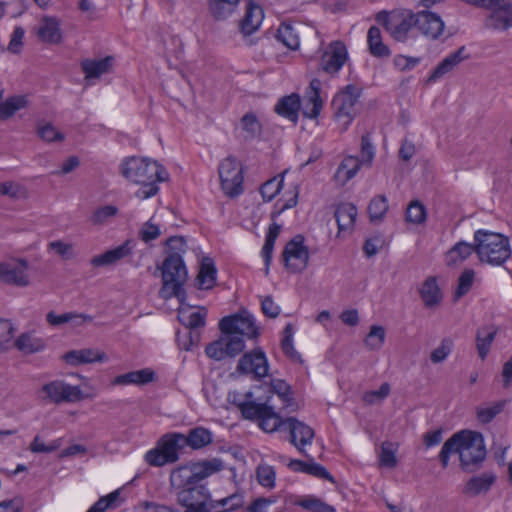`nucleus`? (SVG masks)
<instances>
[{"instance_id":"nucleus-12","label":"nucleus","mask_w":512,"mask_h":512,"mask_svg":"<svg viewBox=\"0 0 512 512\" xmlns=\"http://www.w3.org/2000/svg\"><path fill=\"white\" fill-rule=\"evenodd\" d=\"M243 337L236 334H223L219 339L209 343L205 348L206 355L215 360L221 361L225 358H234L245 349Z\"/></svg>"},{"instance_id":"nucleus-32","label":"nucleus","mask_w":512,"mask_h":512,"mask_svg":"<svg viewBox=\"0 0 512 512\" xmlns=\"http://www.w3.org/2000/svg\"><path fill=\"white\" fill-rule=\"evenodd\" d=\"M217 278V268L212 258L204 257L200 264L196 281L199 289L210 290L214 287Z\"/></svg>"},{"instance_id":"nucleus-36","label":"nucleus","mask_w":512,"mask_h":512,"mask_svg":"<svg viewBox=\"0 0 512 512\" xmlns=\"http://www.w3.org/2000/svg\"><path fill=\"white\" fill-rule=\"evenodd\" d=\"M240 0H208V9L216 21L226 20L237 9Z\"/></svg>"},{"instance_id":"nucleus-14","label":"nucleus","mask_w":512,"mask_h":512,"mask_svg":"<svg viewBox=\"0 0 512 512\" xmlns=\"http://www.w3.org/2000/svg\"><path fill=\"white\" fill-rule=\"evenodd\" d=\"M210 497L211 494L203 481L187 485L177 493V501L186 508L185 512H206L205 504H208Z\"/></svg>"},{"instance_id":"nucleus-20","label":"nucleus","mask_w":512,"mask_h":512,"mask_svg":"<svg viewBox=\"0 0 512 512\" xmlns=\"http://www.w3.org/2000/svg\"><path fill=\"white\" fill-rule=\"evenodd\" d=\"M415 27L428 39L437 40L442 35L445 24L438 14L430 11H419L415 13Z\"/></svg>"},{"instance_id":"nucleus-11","label":"nucleus","mask_w":512,"mask_h":512,"mask_svg":"<svg viewBox=\"0 0 512 512\" xmlns=\"http://www.w3.org/2000/svg\"><path fill=\"white\" fill-rule=\"evenodd\" d=\"M304 240L303 235L297 234L287 242L282 252L284 266L291 273H301L308 266L310 255Z\"/></svg>"},{"instance_id":"nucleus-7","label":"nucleus","mask_w":512,"mask_h":512,"mask_svg":"<svg viewBox=\"0 0 512 512\" xmlns=\"http://www.w3.org/2000/svg\"><path fill=\"white\" fill-rule=\"evenodd\" d=\"M185 448L183 434H164L157 443V446L149 450L145 460L151 466L161 467L165 464L175 463L179 459V452Z\"/></svg>"},{"instance_id":"nucleus-41","label":"nucleus","mask_w":512,"mask_h":512,"mask_svg":"<svg viewBox=\"0 0 512 512\" xmlns=\"http://www.w3.org/2000/svg\"><path fill=\"white\" fill-rule=\"evenodd\" d=\"M0 99H2V92H0ZM27 105L28 99L25 95L8 97L0 104V119L7 120L11 118L18 110L25 108Z\"/></svg>"},{"instance_id":"nucleus-44","label":"nucleus","mask_w":512,"mask_h":512,"mask_svg":"<svg viewBox=\"0 0 512 512\" xmlns=\"http://www.w3.org/2000/svg\"><path fill=\"white\" fill-rule=\"evenodd\" d=\"M240 123L243 131L246 133L244 136L245 140H253L260 137L262 133V124L255 113L248 112L244 114Z\"/></svg>"},{"instance_id":"nucleus-62","label":"nucleus","mask_w":512,"mask_h":512,"mask_svg":"<svg viewBox=\"0 0 512 512\" xmlns=\"http://www.w3.org/2000/svg\"><path fill=\"white\" fill-rule=\"evenodd\" d=\"M118 213V208L113 205H106L98 208L92 215L91 221L94 225H102Z\"/></svg>"},{"instance_id":"nucleus-29","label":"nucleus","mask_w":512,"mask_h":512,"mask_svg":"<svg viewBox=\"0 0 512 512\" xmlns=\"http://www.w3.org/2000/svg\"><path fill=\"white\" fill-rule=\"evenodd\" d=\"M36 34L42 42L49 44H58L62 39L60 23L54 17H44L36 30Z\"/></svg>"},{"instance_id":"nucleus-61","label":"nucleus","mask_w":512,"mask_h":512,"mask_svg":"<svg viewBox=\"0 0 512 512\" xmlns=\"http://www.w3.org/2000/svg\"><path fill=\"white\" fill-rule=\"evenodd\" d=\"M390 385L387 382L381 384L378 390L367 391L363 395V401L372 405L377 402H382L390 393Z\"/></svg>"},{"instance_id":"nucleus-59","label":"nucleus","mask_w":512,"mask_h":512,"mask_svg":"<svg viewBox=\"0 0 512 512\" xmlns=\"http://www.w3.org/2000/svg\"><path fill=\"white\" fill-rule=\"evenodd\" d=\"M393 443L384 442L381 445V452L379 455L380 465L386 468H394L397 465V458L395 455Z\"/></svg>"},{"instance_id":"nucleus-48","label":"nucleus","mask_w":512,"mask_h":512,"mask_svg":"<svg viewBox=\"0 0 512 512\" xmlns=\"http://www.w3.org/2000/svg\"><path fill=\"white\" fill-rule=\"evenodd\" d=\"M476 241L474 240L473 244H470L465 241H460L456 243L449 251V264H455L458 260L464 261L466 260L472 252H475Z\"/></svg>"},{"instance_id":"nucleus-43","label":"nucleus","mask_w":512,"mask_h":512,"mask_svg":"<svg viewBox=\"0 0 512 512\" xmlns=\"http://www.w3.org/2000/svg\"><path fill=\"white\" fill-rule=\"evenodd\" d=\"M276 39L291 50H298L300 40L292 24L283 22L277 29Z\"/></svg>"},{"instance_id":"nucleus-28","label":"nucleus","mask_w":512,"mask_h":512,"mask_svg":"<svg viewBox=\"0 0 512 512\" xmlns=\"http://www.w3.org/2000/svg\"><path fill=\"white\" fill-rule=\"evenodd\" d=\"M419 293L424 306L428 309L436 308L440 305L443 299L441 289L437 284L436 277L434 276H429L425 279Z\"/></svg>"},{"instance_id":"nucleus-49","label":"nucleus","mask_w":512,"mask_h":512,"mask_svg":"<svg viewBox=\"0 0 512 512\" xmlns=\"http://www.w3.org/2000/svg\"><path fill=\"white\" fill-rule=\"evenodd\" d=\"M272 394H277L286 407L293 405L294 397L291 386L284 380L275 379L271 381L270 390Z\"/></svg>"},{"instance_id":"nucleus-6","label":"nucleus","mask_w":512,"mask_h":512,"mask_svg":"<svg viewBox=\"0 0 512 512\" xmlns=\"http://www.w3.org/2000/svg\"><path fill=\"white\" fill-rule=\"evenodd\" d=\"M375 20L395 41L404 43L408 40L410 30L415 26V13L411 10H382L376 14Z\"/></svg>"},{"instance_id":"nucleus-51","label":"nucleus","mask_w":512,"mask_h":512,"mask_svg":"<svg viewBox=\"0 0 512 512\" xmlns=\"http://www.w3.org/2000/svg\"><path fill=\"white\" fill-rule=\"evenodd\" d=\"M385 336L386 333L384 327L379 325H372L370 327L369 333L364 339V344L370 350H378L383 346Z\"/></svg>"},{"instance_id":"nucleus-27","label":"nucleus","mask_w":512,"mask_h":512,"mask_svg":"<svg viewBox=\"0 0 512 512\" xmlns=\"http://www.w3.org/2000/svg\"><path fill=\"white\" fill-rule=\"evenodd\" d=\"M132 241L126 240L123 244L114 249H110L103 254L97 255L91 259V264L95 267H102L115 264L120 259L132 253Z\"/></svg>"},{"instance_id":"nucleus-38","label":"nucleus","mask_w":512,"mask_h":512,"mask_svg":"<svg viewBox=\"0 0 512 512\" xmlns=\"http://www.w3.org/2000/svg\"><path fill=\"white\" fill-rule=\"evenodd\" d=\"M308 102L312 105L310 110H304L303 115L309 119H316L323 107V101L320 96L321 81L317 78L311 80L309 84Z\"/></svg>"},{"instance_id":"nucleus-24","label":"nucleus","mask_w":512,"mask_h":512,"mask_svg":"<svg viewBox=\"0 0 512 512\" xmlns=\"http://www.w3.org/2000/svg\"><path fill=\"white\" fill-rule=\"evenodd\" d=\"M264 12L260 5L252 0L248 1L246 12L240 22V30L243 35L248 36L254 33L262 23Z\"/></svg>"},{"instance_id":"nucleus-19","label":"nucleus","mask_w":512,"mask_h":512,"mask_svg":"<svg viewBox=\"0 0 512 512\" xmlns=\"http://www.w3.org/2000/svg\"><path fill=\"white\" fill-rule=\"evenodd\" d=\"M245 397V401L234 402L244 419L259 423L263 418L273 415L274 407L269 404L271 397H267L262 403L252 400L253 393L251 391L247 392Z\"/></svg>"},{"instance_id":"nucleus-33","label":"nucleus","mask_w":512,"mask_h":512,"mask_svg":"<svg viewBox=\"0 0 512 512\" xmlns=\"http://www.w3.org/2000/svg\"><path fill=\"white\" fill-rule=\"evenodd\" d=\"M484 26L492 30H507L512 27V2L508 9L492 10L485 18Z\"/></svg>"},{"instance_id":"nucleus-37","label":"nucleus","mask_w":512,"mask_h":512,"mask_svg":"<svg viewBox=\"0 0 512 512\" xmlns=\"http://www.w3.org/2000/svg\"><path fill=\"white\" fill-rule=\"evenodd\" d=\"M113 58L107 56L100 60L85 59L81 62V68L86 78H99L111 68Z\"/></svg>"},{"instance_id":"nucleus-1","label":"nucleus","mask_w":512,"mask_h":512,"mask_svg":"<svg viewBox=\"0 0 512 512\" xmlns=\"http://www.w3.org/2000/svg\"><path fill=\"white\" fill-rule=\"evenodd\" d=\"M454 453L459 454L460 467L464 472H476L487 455L483 435L472 430H461L453 434L445 441L439 453L443 468L448 466L450 456Z\"/></svg>"},{"instance_id":"nucleus-58","label":"nucleus","mask_w":512,"mask_h":512,"mask_svg":"<svg viewBox=\"0 0 512 512\" xmlns=\"http://www.w3.org/2000/svg\"><path fill=\"white\" fill-rule=\"evenodd\" d=\"M426 219V209L419 201H412L406 209V221L421 224Z\"/></svg>"},{"instance_id":"nucleus-16","label":"nucleus","mask_w":512,"mask_h":512,"mask_svg":"<svg viewBox=\"0 0 512 512\" xmlns=\"http://www.w3.org/2000/svg\"><path fill=\"white\" fill-rule=\"evenodd\" d=\"M28 268L29 263L24 258L0 262V282L17 287H26L30 284Z\"/></svg>"},{"instance_id":"nucleus-47","label":"nucleus","mask_w":512,"mask_h":512,"mask_svg":"<svg viewBox=\"0 0 512 512\" xmlns=\"http://www.w3.org/2000/svg\"><path fill=\"white\" fill-rule=\"evenodd\" d=\"M201 311L187 313L184 311H179L178 319L179 321L186 327V329H198L202 328L206 324V315L207 312L205 308H202Z\"/></svg>"},{"instance_id":"nucleus-17","label":"nucleus","mask_w":512,"mask_h":512,"mask_svg":"<svg viewBox=\"0 0 512 512\" xmlns=\"http://www.w3.org/2000/svg\"><path fill=\"white\" fill-rule=\"evenodd\" d=\"M348 58V50L344 42L332 41L321 55L320 67L327 74L335 75L342 69Z\"/></svg>"},{"instance_id":"nucleus-39","label":"nucleus","mask_w":512,"mask_h":512,"mask_svg":"<svg viewBox=\"0 0 512 512\" xmlns=\"http://www.w3.org/2000/svg\"><path fill=\"white\" fill-rule=\"evenodd\" d=\"M498 329L494 326H484L477 330L476 333V347L479 357L484 360L490 351L492 342Z\"/></svg>"},{"instance_id":"nucleus-23","label":"nucleus","mask_w":512,"mask_h":512,"mask_svg":"<svg viewBox=\"0 0 512 512\" xmlns=\"http://www.w3.org/2000/svg\"><path fill=\"white\" fill-rule=\"evenodd\" d=\"M63 359L69 365L78 366L81 364L104 362L107 360V355L99 350L87 348L68 351L63 355Z\"/></svg>"},{"instance_id":"nucleus-21","label":"nucleus","mask_w":512,"mask_h":512,"mask_svg":"<svg viewBox=\"0 0 512 512\" xmlns=\"http://www.w3.org/2000/svg\"><path fill=\"white\" fill-rule=\"evenodd\" d=\"M465 52V46H461L458 50L450 53L447 57H445L431 72L426 80V84L435 83L444 75L451 72L463 60L469 59L470 55Z\"/></svg>"},{"instance_id":"nucleus-10","label":"nucleus","mask_w":512,"mask_h":512,"mask_svg":"<svg viewBox=\"0 0 512 512\" xmlns=\"http://www.w3.org/2000/svg\"><path fill=\"white\" fill-rule=\"evenodd\" d=\"M219 329L222 334H236L254 339L259 336V328L253 315L243 310L240 313L223 317L219 321Z\"/></svg>"},{"instance_id":"nucleus-55","label":"nucleus","mask_w":512,"mask_h":512,"mask_svg":"<svg viewBox=\"0 0 512 512\" xmlns=\"http://www.w3.org/2000/svg\"><path fill=\"white\" fill-rule=\"evenodd\" d=\"M258 426L266 433H273L276 431H285L286 422L276 411L273 409V415L263 418Z\"/></svg>"},{"instance_id":"nucleus-57","label":"nucleus","mask_w":512,"mask_h":512,"mask_svg":"<svg viewBox=\"0 0 512 512\" xmlns=\"http://www.w3.org/2000/svg\"><path fill=\"white\" fill-rule=\"evenodd\" d=\"M474 276H475V272L473 269H465L461 273V275L458 279L457 288L454 292L455 300L460 299L461 297H463L470 291V289L473 285Z\"/></svg>"},{"instance_id":"nucleus-34","label":"nucleus","mask_w":512,"mask_h":512,"mask_svg":"<svg viewBox=\"0 0 512 512\" xmlns=\"http://www.w3.org/2000/svg\"><path fill=\"white\" fill-rule=\"evenodd\" d=\"M368 50L373 57L386 59L391 56L390 48L383 43L381 31L377 26H371L367 33Z\"/></svg>"},{"instance_id":"nucleus-13","label":"nucleus","mask_w":512,"mask_h":512,"mask_svg":"<svg viewBox=\"0 0 512 512\" xmlns=\"http://www.w3.org/2000/svg\"><path fill=\"white\" fill-rule=\"evenodd\" d=\"M40 393H44L43 400L54 404L63 402L74 403L84 399L83 392L79 386H72L61 380H54L44 384Z\"/></svg>"},{"instance_id":"nucleus-3","label":"nucleus","mask_w":512,"mask_h":512,"mask_svg":"<svg viewBox=\"0 0 512 512\" xmlns=\"http://www.w3.org/2000/svg\"><path fill=\"white\" fill-rule=\"evenodd\" d=\"M156 270L161 272L162 278L159 297L163 300L177 298L180 304H184L187 298L184 285L188 280V271L183 257H179L178 254L167 255Z\"/></svg>"},{"instance_id":"nucleus-52","label":"nucleus","mask_w":512,"mask_h":512,"mask_svg":"<svg viewBox=\"0 0 512 512\" xmlns=\"http://www.w3.org/2000/svg\"><path fill=\"white\" fill-rule=\"evenodd\" d=\"M295 504L311 512H336L333 506L314 496L298 500Z\"/></svg>"},{"instance_id":"nucleus-31","label":"nucleus","mask_w":512,"mask_h":512,"mask_svg":"<svg viewBox=\"0 0 512 512\" xmlns=\"http://www.w3.org/2000/svg\"><path fill=\"white\" fill-rule=\"evenodd\" d=\"M155 380V372L150 368H144L141 370L130 371L125 374L116 376L112 384L113 385H145Z\"/></svg>"},{"instance_id":"nucleus-54","label":"nucleus","mask_w":512,"mask_h":512,"mask_svg":"<svg viewBox=\"0 0 512 512\" xmlns=\"http://www.w3.org/2000/svg\"><path fill=\"white\" fill-rule=\"evenodd\" d=\"M120 497V490H115L106 496L100 497L87 512H105L109 508L118 507L117 501Z\"/></svg>"},{"instance_id":"nucleus-2","label":"nucleus","mask_w":512,"mask_h":512,"mask_svg":"<svg viewBox=\"0 0 512 512\" xmlns=\"http://www.w3.org/2000/svg\"><path fill=\"white\" fill-rule=\"evenodd\" d=\"M120 172L127 180L140 185L135 195L139 199H148L159 192L158 182L168 179L166 169L157 161L149 158L131 156L120 164Z\"/></svg>"},{"instance_id":"nucleus-42","label":"nucleus","mask_w":512,"mask_h":512,"mask_svg":"<svg viewBox=\"0 0 512 512\" xmlns=\"http://www.w3.org/2000/svg\"><path fill=\"white\" fill-rule=\"evenodd\" d=\"M361 163V160H359L357 157H346L338 166L335 173V178L338 181H341L343 185L346 184L357 174Z\"/></svg>"},{"instance_id":"nucleus-64","label":"nucleus","mask_w":512,"mask_h":512,"mask_svg":"<svg viewBox=\"0 0 512 512\" xmlns=\"http://www.w3.org/2000/svg\"><path fill=\"white\" fill-rule=\"evenodd\" d=\"M165 245L168 248V254L167 255H176L178 254L179 257H182V255L186 252L187 243L184 236H171L169 237Z\"/></svg>"},{"instance_id":"nucleus-30","label":"nucleus","mask_w":512,"mask_h":512,"mask_svg":"<svg viewBox=\"0 0 512 512\" xmlns=\"http://www.w3.org/2000/svg\"><path fill=\"white\" fill-rule=\"evenodd\" d=\"M14 346L24 354H34L46 348L44 339L38 337L35 331L21 333L14 342Z\"/></svg>"},{"instance_id":"nucleus-18","label":"nucleus","mask_w":512,"mask_h":512,"mask_svg":"<svg viewBox=\"0 0 512 512\" xmlns=\"http://www.w3.org/2000/svg\"><path fill=\"white\" fill-rule=\"evenodd\" d=\"M285 431L289 433V442L305 457H309L304 447L312 443L315 436L313 428L295 417L285 418Z\"/></svg>"},{"instance_id":"nucleus-9","label":"nucleus","mask_w":512,"mask_h":512,"mask_svg":"<svg viewBox=\"0 0 512 512\" xmlns=\"http://www.w3.org/2000/svg\"><path fill=\"white\" fill-rule=\"evenodd\" d=\"M218 174L223 192L234 198L243 192V171L234 156L225 158L218 167Z\"/></svg>"},{"instance_id":"nucleus-56","label":"nucleus","mask_w":512,"mask_h":512,"mask_svg":"<svg viewBox=\"0 0 512 512\" xmlns=\"http://www.w3.org/2000/svg\"><path fill=\"white\" fill-rule=\"evenodd\" d=\"M283 186V176L281 179L277 177L271 178L263 183L260 187V193L266 202L272 201L281 191Z\"/></svg>"},{"instance_id":"nucleus-22","label":"nucleus","mask_w":512,"mask_h":512,"mask_svg":"<svg viewBox=\"0 0 512 512\" xmlns=\"http://www.w3.org/2000/svg\"><path fill=\"white\" fill-rule=\"evenodd\" d=\"M496 482L494 473H482L478 476L471 477L464 485L462 493L468 497H477L486 494Z\"/></svg>"},{"instance_id":"nucleus-60","label":"nucleus","mask_w":512,"mask_h":512,"mask_svg":"<svg viewBox=\"0 0 512 512\" xmlns=\"http://www.w3.org/2000/svg\"><path fill=\"white\" fill-rule=\"evenodd\" d=\"M15 328L8 319L0 318V352L5 351L14 336Z\"/></svg>"},{"instance_id":"nucleus-53","label":"nucleus","mask_w":512,"mask_h":512,"mask_svg":"<svg viewBox=\"0 0 512 512\" xmlns=\"http://www.w3.org/2000/svg\"><path fill=\"white\" fill-rule=\"evenodd\" d=\"M74 319H81L79 323H83L86 321L91 322L93 320L92 316L72 312L56 315L54 312L51 311L46 315L47 322L52 326H58L64 323H68Z\"/></svg>"},{"instance_id":"nucleus-26","label":"nucleus","mask_w":512,"mask_h":512,"mask_svg":"<svg viewBox=\"0 0 512 512\" xmlns=\"http://www.w3.org/2000/svg\"><path fill=\"white\" fill-rule=\"evenodd\" d=\"M357 207L352 203H340L334 212L338 226V236L342 232L352 231L357 218Z\"/></svg>"},{"instance_id":"nucleus-50","label":"nucleus","mask_w":512,"mask_h":512,"mask_svg":"<svg viewBox=\"0 0 512 512\" xmlns=\"http://www.w3.org/2000/svg\"><path fill=\"white\" fill-rule=\"evenodd\" d=\"M281 349L283 353L292 360L302 361L301 355L293 346V325L288 323L283 330V338L281 340Z\"/></svg>"},{"instance_id":"nucleus-45","label":"nucleus","mask_w":512,"mask_h":512,"mask_svg":"<svg viewBox=\"0 0 512 512\" xmlns=\"http://www.w3.org/2000/svg\"><path fill=\"white\" fill-rule=\"evenodd\" d=\"M388 200L385 195H377L368 205V214L371 222L382 221L388 211Z\"/></svg>"},{"instance_id":"nucleus-35","label":"nucleus","mask_w":512,"mask_h":512,"mask_svg":"<svg viewBox=\"0 0 512 512\" xmlns=\"http://www.w3.org/2000/svg\"><path fill=\"white\" fill-rule=\"evenodd\" d=\"M212 441V432L209 429L202 426L190 429L187 436L183 434V442L185 447L189 446L194 450L201 449L211 444Z\"/></svg>"},{"instance_id":"nucleus-4","label":"nucleus","mask_w":512,"mask_h":512,"mask_svg":"<svg viewBox=\"0 0 512 512\" xmlns=\"http://www.w3.org/2000/svg\"><path fill=\"white\" fill-rule=\"evenodd\" d=\"M475 253L481 262L500 266L511 256L508 237L500 233L479 229L474 233Z\"/></svg>"},{"instance_id":"nucleus-40","label":"nucleus","mask_w":512,"mask_h":512,"mask_svg":"<svg viewBox=\"0 0 512 512\" xmlns=\"http://www.w3.org/2000/svg\"><path fill=\"white\" fill-rule=\"evenodd\" d=\"M281 231V225L277 223H272L269 226L268 232L265 237V243L262 247L261 255L263 257L265 263V274L269 273V266L272 262L273 249L275 245V241L279 236Z\"/></svg>"},{"instance_id":"nucleus-8","label":"nucleus","mask_w":512,"mask_h":512,"mask_svg":"<svg viewBox=\"0 0 512 512\" xmlns=\"http://www.w3.org/2000/svg\"><path fill=\"white\" fill-rule=\"evenodd\" d=\"M360 95L361 89L349 84L337 93L332 100L334 117L337 121H342L344 128L348 127L357 114L356 104Z\"/></svg>"},{"instance_id":"nucleus-15","label":"nucleus","mask_w":512,"mask_h":512,"mask_svg":"<svg viewBox=\"0 0 512 512\" xmlns=\"http://www.w3.org/2000/svg\"><path fill=\"white\" fill-rule=\"evenodd\" d=\"M236 371L240 374H253L258 380L266 377L269 363L262 348L257 347L244 353L238 361Z\"/></svg>"},{"instance_id":"nucleus-46","label":"nucleus","mask_w":512,"mask_h":512,"mask_svg":"<svg viewBox=\"0 0 512 512\" xmlns=\"http://www.w3.org/2000/svg\"><path fill=\"white\" fill-rule=\"evenodd\" d=\"M506 400H499L487 407H477L476 417L481 424H488L492 422L497 415H499L506 405Z\"/></svg>"},{"instance_id":"nucleus-63","label":"nucleus","mask_w":512,"mask_h":512,"mask_svg":"<svg viewBox=\"0 0 512 512\" xmlns=\"http://www.w3.org/2000/svg\"><path fill=\"white\" fill-rule=\"evenodd\" d=\"M257 478L258 482L268 488H273L275 486V470L272 466L269 465H259L257 468Z\"/></svg>"},{"instance_id":"nucleus-5","label":"nucleus","mask_w":512,"mask_h":512,"mask_svg":"<svg viewBox=\"0 0 512 512\" xmlns=\"http://www.w3.org/2000/svg\"><path fill=\"white\" fill-rule=\"evenodd\" d=\"M222 467V461L217 458L180 466L172 471L170 475L171 484L179 488L194 485L196 482L204 481L213 473L220 471Z\"/></svg>"},{"instance_id":"nucleus-25","label":"nucleus","mask_w":512,"mask_h":512,"mask_svg":"<svg viewBox=\"0 0 512 512\" xmlns=\"http://www.w3.org/2000/svg\"><path fill=\"white\" fill-rule=\"evenodd\" d=\"M300 108L301 98L299 94L292 93L290 95L281 97L275 105L274 111L278 115L294 123H297Z\"/></svg>"}]
</instances>
